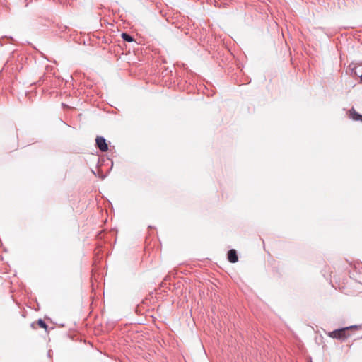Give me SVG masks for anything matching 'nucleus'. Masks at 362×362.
<instances>
[{"label": "nucleus", "instance_id": "f257e3e1", "mask_svg": "<svg viewBox=\"0 0 362 362\" xmlns=\"http://www.w3.org/2000/svg\"><path fill=\"white\" fill-rule=\"evenodd\" d=\"M357 328L356 325H353L339 329H336L330 333V337L338 339H345L349 337V330Z\"/></svg>", "mask_w": 362, "mask_h": 362}, {"label": "nucleus", "instance_id": "f03ea898", "mask_svg": "<svg viewBox=\"0 0 362 362\" xmlns=\"http://www.w3.org/2000/svg\"><path fill=\"white\" fill-rule=\"evenodd\" d=\"M95 146L102 152H106L108 150V144L103 136H98L96 137Z\"/></svg>", "mask_w": 362, "mask_h": 362}, {"label": "nucleus", "instance_id": "7ed1b4c3", "mask_svg": "<svg viewBox=\"0 0 362 362\" xmlns=\"http://www.w3.org/2000/svg\"><path fill=\"white\" fill-rule=\"evenodd\" d=\"M228 259L231 263L238 262V257L235 250L231 249L228 252Z\"/></svg>", "mask_w": 362, "mask_h": 362}, {"label": "nucleus", "instance_id": "20e7f679", "mask_svg": "<svg viewBox=\"0 0 362 362\" xmlns=\"http://www.w3.org/2000/svg\"><path fill=\"white\" fill-rule=\"evenodd\" d=\"M349 117L354 121L362 122V115L358 113L353 107L349 110Z\"/></svg>", "mask_w": 362, "mask_h": 362}, {"label": "nucleus", "instance_id": "39448f33", "mask_svg": "<svg viewBox=\"0 0 362 362\" xmlns=\"http://www.w3.org/2000/svg\"><path fill=\"white\" fill-rule=\"evenodd\" d=\"M121 37L125 42H132L134 41V37L127 33H122Z\"/></svg>", "mask_w": 362, "mask_h": 362}, {"label": "nucleus", "instance_id": "423d86ee", "mask_svg": "<svg viewBox=\"0 0 362 362\" xmlns=\"http://www.w3.org/2000/svg\"><path fill=\"white\" fill-rule=\"evenodd\" d=\"M37 323L40 327L44 328L45 330L47 329V325L43 320L39 319Z\"/></svg>", "mask_w": 362, "mask_h": 362}, {"label": "nucleus", "instance_id": "0eeeda50", "mask_svg": "<svg viewBox=\"0 0 362 362\" xmlns=\"http://www.w3.org/2000/svg\"><path fill=\"white\" fill-rule=\"evenodd\" d=\"M361 81L362 82V74L360 76Z\"/></svg>", "mask_w": 362, "mask_h": 362}]
</instances>
